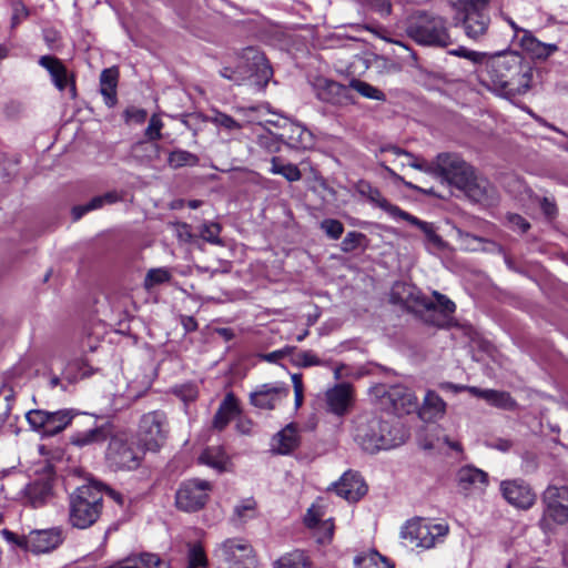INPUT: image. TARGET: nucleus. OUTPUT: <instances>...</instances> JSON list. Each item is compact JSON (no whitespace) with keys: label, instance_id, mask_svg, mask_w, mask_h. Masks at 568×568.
Listing matches in <instances>:
<instances>
[{"label":"nucleus","instance_id":"nucleus-1","mask_svg":"<svg viewBox=\"0 0 568 568\" xmlns=\"http://www.w3.org/2000/svg\"><path fill=\"white\" fill-rule=\"evenodd\" d=\"M476 72L483 87L505 99L526 94L534 78L531 63L514 50L487 53Z\"/></svg>","mask_w":568,"mask_h":568},{"label":"nucleus","instance_id":"nucleus-2","mask_svg":"<svg viewBox=\"0 0 568 568\" xmlns=\"http://www.w3.org/2000/svg\"><path fill=\"white\" fill-rule=\"evenodd\" d=\"M103 509L101 484L90 481L78 487L69 497V523L72 527L87 529L100 518Z\"/></svg>","mask_w":568,"mask_h":568},{"label":"nucleus","instance_id":"nucleus-3","mask_svg":"<svg viewBox=\"0 0 568 568\" xmlns=\"http://www.w3.org/2000/svg\"><path fill=\"white\" fill-rule=\"evenodd\" d=\"M220 74L236 84L253 79L255 85L265 87L273 75V70L262 51L248 47L242 51L240 64L235 69L224 67Z\"/></svg>","mask_w":568,"mask_h":568},{"label":"nucleus","instance_id":"nucleus-4","mask_svg":"<svg viewBox=\"0 0 568 568\" xmlns=\"http://www.w3.org/2000/svg\"><path fill=\"white\" fill-rule=\"evenodd\" d=\"M354 439L363 450L369 454L390 449L402 443V439L390 429L389 424L377 417L358 418Z\"/></svg>","mask_w":568,"mask_h":568},{"label":"nucleus","instance_id":"nucleus-5","mask_svg":"<svg viewBox=\"0 0 568 568\" xmlns=\"http://www.w3.org/2000/svg\"><path fill=\"white\" fill-rule=\"evenodd\" d=\"M406 32L418 44L447 47L450 43L446 20L433 13L418 12L412 16Z\"/></svg>","mask_w":568,"mask_h":568},{"label":"nucleus","instance_id":"nucleus-6","mask_svg":"<svg viewBox=\"0 0 568 568\" xmlns=\"http://www.w3.org/2000/svg\"><path fill=\"white\" fill-rule=\"evenodd\" d=\"M144 452L134 438L125 432L113 433L106 450L105 462L109 468L118 470H134L143 458Z\"/></svg>","mask_w":568,"mask_h":568},{"label":"nucleus","instance_id":"nucleus-7","mask_svg":"<svg viewBox=\"0 0 568 568\" xmlns=\"http://www.w3.org/2000/svg\"><path fill=\"white\" fill-rule=\"evenodd\" d=\"M2 535L8 542L34 555L52 552L59 548L64 540L63 530L60 527L33 529L27 535H18L8 529H3Z\"/></svg>","mask_w":568,"mask_h":568},{"label":"nucleus","instance_id":"nucleus-8","mask_svg":"<svg viewBox=\"0 0 568 568\" xmlns=\"http://www.w3.org/2000/svg\"><path fill=\"white\" fill-rule=\"evenodd\" d=\"M449 531L446 523H434L417 518L407 521L402 528L400 536L412 546L429 549L444 541Z\"/></svg>","mask_w":568,"mask_h":568},{"label":"nucleus","instance_id":"nucleus-9","mask_svg":"<svg viewBox=\"0 0 568 568\" xmlns=\"http://www.w3.org/2000/svg\"><path fill=\"white\" fill-rule=\"evenodd\" d=\"M490 0H455L454 7L456 10L464 13V31L465 34L471 40H480L486 36L490 18L486 9Z\"/></svg>","mask_w":568,"mask_h":568},{"label":"nucleus","instance_id":"nucleus-10","mask_svg":"<svg viewBox=\"0 0 568 568\" xmlns=\"http://www.w3.org/2000/svg\"><path fill=\"white\" fill-rule=\"evenodd\" d=\"M169 420L163 410H152L142 415L139 423V436L148 450H158L169 435Z\"/></svg>","mask_w":568,"mask_h":568},{"label":"nucleus","instance_id":"nucleus-11","mask_svg":"<svg viewBox=\"0 0 568 568\" xmlns=\"http://www.w3.org/2000/svg\"><path fill=\"white\" fill-rule=\"evenodd\" d=\"M211 490L212 485L207 480H187L176 491L175 504L183 511H197L206 504Z\"/></svg>","mask_w":568,"mask_h":568},{"label":"nucleus","instance_id":"nucleus-12","mask_svg":"<svg viewBox=\"0 0 568 568\" xmlns=\"http://www.w3.org/2000/svg\"><path fill=\"white\" fill-rule=\"evenodd\" d=\"M474 172L473 168L466 163L458 154L439 153L437 155V173L436 176L448 182L450 185H465L467 179Z\"/></svg>","mask_w":568,"mask_h":568},{"label":"nucleus","instance_id":"nucleus-13","mask_svg":"<svg viewBox=\"0 0 568 568\" xmlns=\"http://www.w3.org/2000/svg\"><path fill=\"white\" fill-rule=\"evenodd\" d=\"M214 557L221 568H232L237 565L253 562V548L243 539H227L214 551Z\"/></svg>","mask_w":568,"mask_h":568},{"label":"nucleus","instance_id":"nucleus-14","mask_svg":"<svg viewBox=\"0 0 568 568\" xmlns=\"http://www.w3.org/2000/svg\"><path fill=\"white\" fill-rule=\"evenodd\" d=\"M312 89L316 98L324 103L344 106L354 102L351 88L324 77L315 78Z\"/></svg>","mask_w":568,"mask_h":568},{"label":"nucleus","instance_id":"nucleus-15","mask_svg":"<svg viewBox=\"0 0 568 568\" xmlns=\"http://www.w3.org/2000/svg\"><path fill=\"white\" fill-rule=\"evenodd\" d=\"M268 123L274 124L278 131L272 133L278 140L293 149H310L314 144L312 132L303 125L290 121L288 119H281L277 121L267 120Z\"/></svg>","mask_w":568,"mask_h":568},{"label":"nucleus","instance_id":"nucleus-16","mask_svg":"<svg viewBox=\"0 0 568 568\" xmlns=\"http://www.w3.org/2000/svg\"><path fill=\"white\" fill-rule=\"evenodd\" d=\"M393 303L402 304L413 310H430L435 306L424 293L414 284L406 282H396L390 291Z\"/></svg>","mask_w":568,"mask_h":568},{"label":"nucleus","instance_id":"nucleus-17","mask_svg":"<svg viewBox=\"0 0 568 568\" xmlns=\"http://www.w3.org/2000/svg\"><path fill=\"white\" fill-rule=\"evenodd\" d=\"M500 491L510 505L519 509H529L536 501V494L523 479L503 480Z\"/></svg>","mask_w":568,"mask_h":568},{"label":"nucleus","instance_id":"nucleus-18","mask_svg":"<svg viewBox=\"0 0 568 568\" xmlns=\"http://www.w3.org/2000/svg\"><path fill=\"white\" fill-rule=\"evenodd\" d=\"M465 195L473 202L479 203L485 206L494 205L497 202L498 195L495 186L481 176H476L473 172L465 185L459 186Z\"/></svg>","mask_w":568,"mask_h":568},{"label":"nucleus","instance_id":"nucleus-19","mask_svg":"<svg viewBox=\"0 0 568 568\" xmlns=\"http://www.w3.org/2000/svg\"><path fill=\"white\" fill-rule=\"evenodd\" d=\"M290 395V388L281 383L263 384L250 395L253 406L262 409H274Z\"/></svg>","mask_w":568,"mask_h":568},{"label":"nucleus","instance_id":"nucleus-20","mask_svg":"<svg viewBox=\"0 0 568 568\" xmlns=\"http://www.w3.org/2000/svg\"><path fill=\"white\" fill-rule=\"evenodd\" d=\"M546 514L558 523L568 519V487L549 486L544 493Z\"/></svg>","mask_w":568,"mask_h":568},{"label":"nucleus","instance_id":"nucleus-21","mask_svg":"<svg viewBox=\"0 0 568 568\" xmlns=\"http://www.w3.org/2000/svg\"><path fill=\"white\" fill-rule=\"evenodd\" d=\"M333 490L348 501H357L366 494L367 487L357 473L346 471L337 483L333 484Z\"/></svg>","mask_w":568,"mask_h":568},{"label":"nucleus","instance_id":"nucleus-22","mask_svg":"<svg viewBox=\"0 0 568 568\" xmlns=\"http://www.w3.org/2000/svg\"><path fill=\"white\" fill-rule=\"evenodd\" d=\"M39 64L49 72L54 87L59 91H63L69 87L71 97H75L74 82L70 81L68 70L61 60L53 55H42L39 59Z\"/></svg>","mask_w":568,"mask_h":568},{"label":"nucleus","instance_id":"nucleus-23","mask_svg":"<svg viewBox=\"0 0 568 568\" xmlns=\"http://www.w3.org/2000/svg\"><path fill=\"white\" fill-rule=\"evenodd\" d=\"M52 496V480L49 476L37 478L24 488L26 503L33 508L44 506Z\"/></svg>","mask_w":568,"mask_h":568},{"label":"nucleus","instance_id":"nucleus-24","mask_svg":"<svg viewBox=\"0 0 568 568\" xmlns=\"http://www.w3.org/2000/svg\"><path fill=\"white\" fill-rule=\"evenodd\" d=\"M459 488L465 493H483L488 486V475L474 466H464L457 473Z\"/></svg>","mask_w":568,"mask_h":568},{"label":"nucleus","instance_id":"nucleus-25","mask_svg":"<svg viewBox=\"0 0 568 568\" xmlns=\"http://www.w3.org/2000/svg\"><path fill=\"white\" fill-rule=\"evenodd\" d=\"M381 155H384V162L388 161V155L397 156V158H405L408 159L407 165L423 171L425 173L432 174L436 176L437 173V156L432 161L427 162L424 159H419L414 156L412 153L396 146V145H385L379 149Z\"/></svg>","mask_w":568,"mask_h":568},{"label":"nucleus","instance_id":"nucleus-26","mask_svg":"<svg viewBox=\"0 0 568 568\" xmlns=\"http://www.w3.org/2000/svg\"><path fill=\"white\" fill-rule=\"evenodd\" d=\"M300 445L297 427L294 424L286 425L276 433L271 440V450L278 455H288Z\"/></svg>","mask_w":568,"mask_h":568},{"label":"nucleus","instance_id":"nucleus-27","mask_svg":"<svg viewBox=\"0 0 568 568\" xmlns=\"http://www.w3.org/2000/svg\"><path fill=\"white\" fill-rule=\"evenodd\" d=\"M322 514L316 506L308 508L304 521L307 527L315 529V536L318 544H327L332 540L334 534V524L332 519L322 520Z\"/></svg>","mask_w":568,"mask_h":568},{"label":"nucleus","instance_id":"nucleus-28","mask_svg":"<svg viewBox=\"0 0 568 568\" xmlns=\"http://www.w3.org/2000/svg\"><path fill=\"white\" fill-rule=\"evenodd\" d=\"M352 386L343 383L334 386L326 392V403L328 409L338 415H344L352 402Z\"/></svg>","mask_w":568,"mask_h":568},{"label":"nucleus","instance_id":"nucleus-29","mask_svg":"<svg viewBox=\"0 0 568 568\" xmlns=\"http://www.w3.org/2000/svg\"><path fill=\"white\" fill-rule=\"evenodd\" d=\"M112 428L109 424L78 432L71 437V443L78 447L102 444L112 436Z\"/></svg>","mask_w":568,"mask_h":568},{"label":"nucleus","instance_id":"nucleus-30","mask_svg":"<svg viewBox=\"0 0 568 568\" xmlns=\"http://www.w3.org/2000/svg\"><path fill=\"white\" fill-rule=\"evenodd\" d=\"M469 393L473 396L485 399L488 404L497 408L513 410L517 406L516 400L507 392L471 387L469 388Z\"/></svg>","mask_w":568,"mask_h":568},{"label":"nucleus","instance_id":"nucleus-31","mask_svg":"<svg viewBox=\"0 0 568 568\" xmlns=\"http://www.w3.org/2000/svg\"><path fill=\"white\" fill-rule=\"evenodd\" d=\"M519 42L521 48L535 59L545 60L558 51L557 44L541 42L528 30H523V37Z\"/></svg>","mask_w":568,"mask_h":568},{"label":"nucleus","instance_id":"nucleus-32","mask_svg":"<svg viewBox=\"0 0 568 568\" xmlns=\"http://www.w3.org/2000/svg\"><path fill=\"white\" fill-rule=\"evenodd\" d=\"M446 413V403L434 390L425 394L423 405L419 409V416L425 422H435L440 419Z\"/></svg>","mask_w":568,"mask_h":568},{"label":"nucleus","instance_id":"nucleus-33","mask_svg":"<svg viewBox=\"0 0 568 568\" xmlns=\"http://www.w3.org/2000/svg\"><path fill=\"white\" fill-rule=\"evenodd\" d=\"M161 146L154 141H140L132 145L131 158L141 165L151 164L160 158Z\"/></svg>","mask_w":568,"mask_h":568},{"label":"nucleus","instance_id":"nucleus-34","mask_svg":"<svg viewBox=\"0 0 568 568\" xmlns=\"http://www.w3.org/2000/svg\"><path fill=\"white\" fill-rule=\"evenodd\" d=\"M237 412L239 407L235 396L232 393L226 394L214 415L213 427L222 430L237 414Z\"/></svg>","mask_w":568,"mask_h":568},{"label":"nucleus","instance_id":"nucleus-35","mask_svg":"<svg viewBox=\"0 0 568 568\" xmlns=\"http://www.w3.org/2000/svg\"><path fill=\"white\" fill-rule=\"evenodd\" d=\"M119 72L115 68L105 69L100 75V92L108 106H113L116 102V85Z\"/></svg>","mask_w":568,"mask_h":568},{"label":"nucleus","instance_id":"nucleus-36","mask_svg":"<svg viewBox=\"0 0 568 568\" xmlns=\"http://www.w3.org/2000/svg\"><path fill=\"white\" fill-rule=\"evenodd\" d=\"M120 200V196L116 192H106L105 194L94 196L88 203L82 205H75L72 209V216L74 221L80 220L84 214L99 210L103 207L105 204H113Z\"/></svg>","mask_w":568,"mask_h":568},{"label":"nucleus","instance_id":"nucleus-37","mask_svg":"<svg viewBox=\"0 0 568 568\" xmlns=\"http://www.w3.org/2000/svg\"><path fill=\"white\" fill-rule=\"evenodd\" d=\"M402 220L407 221L409 224L418 227L425 235L426 242L429 245H433L436 248H439L444 245V241L436 233L435 227L432 223L419 220L418 217L406 212Z\"/></svg>","mask_w":568,"mask_h":568},{"label":"nucleus","instance_id":"nucleus-38","mask_svg":"<svg viewBox=\"0 0 568 568\" xmlns=\"http://www.w3.org/2000/svg\"><path fill=\"white\" fill-rule=\"evenodd\" d=\"M72 409L48 412L47 435H55L62 432L73 419Z\"/></svg>","mask_w":568,"mask_h":568},{"label":"nucleus","instance_id":"nucleus-39","mask_svg":"<svg viewBox=\"0 0 568 568\" xmlns=\"http://www.w3.org/2000/svg\"><path fill=\"white\" fill-rule=\"evenodd\" d=\"M367 187V196L368 200L374 203L376 206L381 207L385 211L390 217L394 220H402L406 211H403L397 205L392 204L386 197L382 195V193L369 185Z\"/></svg>","mask_w":568,"mask_h":568},{"label":"nucleus","instance_id":"nucleus-40","mask_svg":"<svg viewBox=\"0 0 568 568\" xmlns=\"http://www.w3.org/2000/svg\"><path fill=\"white\" fill-rule=\"evenodd\" d=\"M308 556L302 550H293L284 554L274 561V568H311Z\"/></svg>","mask_w":568,"mask_h":568},{"label":"nucleus","instance_id":"nucleus-41","mask_svg":"<svg viewBox=\"0 0 568 568\" xmlns=\"http://www.w3.org/2000/svg\"><path fill=\"white\" fill-rule=\"evenodd\" d=\"M199 460L219 471H223L227 463V455L221 446H212L203 450Z\"/></svg>","mask_w":568,"mask_h":568},{"label":"nucleus","instance_id":"nucleus-42","mask_svg":"<svg viewBox=\"0 0 568 568\" xmlns=\"http://www.w3.org/2000/svg\"><path fill=\"white\" fill-rule=\"evenodd\" d=\"M171 392L183 403L185 414L191 416L190 405L199 397L197 386L193 383L180 384L173 386Z\"/></svg>","mask_w":568,"mask_h":568},{"label":"nucleus","instance_id":"nucleus-43","mask_svg":"<svg viewBox=\"0 0 568 568\" xmlns=\"http://www.w3.org/2000/svg\"><path fill=\"white\" fill-rule=\"evenodd\" d=\"M354 562L356 568H393L388 559L375 550L357 556Z\"/></svg>","mask_w":568,"mask_h":568},{"label":"nucleus","instance_id":"nucleus-44","mask_svg":"<svg viewBox=\"0 0 568 568\" xmlns=\"http://www.w3.org/2000/svg\"><path fill=\"white\" fill-rule=\"evenodd\" d=\"M256 516V503L252 498L242 500L234 507L232 521L235 524H244L248 519Z\"/></svg>","mask_w":568,"mask_h":568},{"label":"nucleus","instance_id":"nucleus-45","mask_svg":"<svg viewBox=\"0 0 568 568\" xmlns=\"http://www.w3.org/2000/svg\"><path fill=\"white\" fill-rule=\"evenodd\" d=\"M199 163L197 155L185 151V150H174L169 154L168 164L172 169H179L182 166H194Z\"/></svg>","mask_w":568,"mask_h":568},{"label":"nucleus","instance_id":"nucleus-46","mask_svg":"<svg viewBox=\"0 0 568 568\" xmlns=\"http://www.w3.org/2000/svg\"><path fill=\"white\" fill-rule=\"evenodd\" d=\"M199 236L213 245H223V241L220 237L222 227L215 222H204L197 227Z\"/></svg>","mask_w":568,"mask_h":568},{"label":"nucleus","instance_id":"nucleus-47","mask_svg":"<svg viewBox=\"0 0 568 568\" xmlns=\"http://www.w3.org/2000/svg\"><path fill=\"white\" fill-rule=\"evenodd\" d=\"M270 171L273 174H280L284 176L290 182L298 181L302 178L301 171L295 164H283L276 158L272 159V166Z\"/></svg>","mask_w":568,"mask_h":568},{"label":"nucleus","instance_id":"nucleus-48","mask_svg":"<svg viewBox=\"0 0 568 568\" xmlns=\"http://www.w3.org/2000/svg\"><path fill=\"white\" fill-rule=\"evenodd\" d=\"M348 88H351V90L352 89L355 90L364 98L377 100V101L385 100L384 92H382L379 89H377L376 87H373L372 84H369L365 81L353 79L351 81Z\"/></svg>","mask_w":568,"mask_h":568},{"label":"nucleus","instance_id":"nucleus-49","mask_svg":"<svg viewBox=\"0 0 568 568\" xmlns=\"http://www.w3.org/2000/svg\"><path fill=\"white\" fill-rule=\"evenodd\" d=\"M210 121L217 128L224 129L229 133H234L242 129V124L240 122H237L231 115L220 111H214L213 115L210 118Z\"/></svg>","mask_w":568,"mask_h":568},{"label":"nucleus","instance_id":"nucleus-50","mask_svg":"<svg viewBox=\"0 0 568 568\" xmlns=\"http://www.w3.org/2000/svg\"><path fill=\"white\" fill-rule=\"evenodd\" d=\"M78 367L77 363L69 364L68 367L62 373V376H52L49 379V386L51 388H55L61 386L63 390H68V385H71L78 381V376L74 374V369Z\"/></svg>","mask_w":568,"mask_h":568},{"label":"nucleus","instance_id":"nucleus-51","mask_svg":"<svg viewBox=\"0 0 568 568\" xmlns=\"http://www.w3.org/2000/svg\"><path fill=\"white\" fill-rule=\"evenodd\" d=\"M433 297H434V300H430V301L434 302L435 306L432 307L430 310H427L428 312H430V311H434V312L438 311L445 317H448V316H450V315H453L455 313L456 305L446 295L440 294L437 291H434L433 292Z\"/></svg>","mask_w":568,"mask_h":568},{"label":"nucleus","instance_id":"nucleus-52","mask_svg":"<svg viewBox=\"0 0 568 568\" xmlns=\"http://www.w3.org/2000/svg\"><path fill=\"white\" fill-rule=\"evenodd\" d=\"M28 423L34 429L42 430L47 435L48 410L34 409L26 415Z\"/></svg>","mask_w":568,"mask_h":568},{"label":"nucleus","instance_id":"nucleus-53","mask_svg":"<svg viewBox=\"0 0 568 568\" xmlns=\"http://www.w3.org/2000/svg\"><path fill=\"white\" fill-rule=\"evenodd\" d=\"M170 280V273L165 268H152L148 272L144 285L150 288L155 285L165 283Z\"/></svg>","mask_w":568,"mask_h":568},{"label":"nucleus","instance_id":"nucleus-54","mask_svg":"<svg viewBox=\"0 0 568 568\" xmlns=\"http://www.w3.org/2000/svg\"><path fill=\"white\" fill-rule=\"evenodd\" d=\"M321 229L332 240H338L344 232V225L335 219H326L322 221Z\"/></svg>","mask_w":568,"mask_h":568},{"label":"nucleus","instance_id":"nucleus-55","mask_svg":"<svg viewBox=\"0 0 568 568\" xmlns=\"http://www.w3.org/2000/svg\"><path fill=\"white\" fill-rule=\"evenodd\" d=\"M163 128V122L158 114H153L150 118L149 125L145 129V136L149 141H158L162 138L161 130Z\"/></svg>","mask_w":568,"mask_h":568},{"label":"nucleus","instance_id":"nucleus-56","mask_svg":"<svg viewBox=\"0 0 568 568\" xmlns=\"http://www.w3.org/2000/svg\"><path fill=\"white\" fill-rule=\"evenodd\" d=\"M449 53L453 55L459 57V58L470 60L474 63H477L478 67H481V62L487 54L486 52H478V51L469 50L465 47H459L456 50L449 51Z\"/></svg>","mask_w":568,"mask_h":568},{"label":"nucleus","instance_id":"nucleus-57","mask_svg":"<svg viewBox=\"0 0 568 568\" xmlns=\"http://www.w3.org/2000/svg\"><path fill=\"white\" fill-rule=\"evenodd\" d=\"M365 239V235L359 232H348L341 243V250L345 253L352 252L357 248Z\"/></svg>","mask_w":568,"mask_h":568},{"label":"nucleus","instance_id":"nucleus-58","mask_svg":"<svg viewBox=\"0 0 568 568\" xmlns=\"http://www.w3.org/2000/svg\"><path fill=\"white\" fill-rule=\"evenodd\" d=\"M206 556L200 546H193L189 551V566L187 568L204 567L206 565Z\"/></svg>","mask_w":568,"mask_h":568},{"label":"nucleus","instance_id":"nucleus-59","mask_svg":"<svg viewBox=\"0 0 568 568\" xmlns=\"http://www.w3.org/2000/svg\"><path fill=\"white\" fill-rule=\"evenodd\" d=\"M176 237L181 242L190 243L194 239V234L191 231V226L184 222H176L173 224Z\"/></svg>","mask_w":568,"mask_h":568},{"label":"nucleus","instance_id":"nucleus-60","mask_svg":"<svg viewBox=\"0 0 568 568\" xmlns=\"http://www.w3.org/2000/svg\"><path fill=\"white\" fill-rule=\"evenodd\" d=\"M523 465L521 468L525 473H532L538 467L537 455L532 452H525L521 456Z\"/></svg>","mask_w":568,"mask_h":568},{"label":"nucleus","instance_id":"nucleus-61","mask_svg":"<svg viewBox=\"0 0 568 568\" xmlns=\"http://www.w3.org/2000/svg\"><path fill=\"white\" fill-rule=\"evenodd\" d=\"M125 118L128 121H133L135 123H142L146 120L148 113L144 109L131 106L125 110Z\"/></svg>","mask_w":568,"mask_h":568},{"label":"nucleus","instance_id":"nucleus-62","mask_svg":"<svg viewBox=\"0 0 568 568\" xmlns=\"http://www.w3.org/2000/svg\"><path fill=\"white\" fill-rule=\"evenodd\" d=\"M366 4L382 16L390 13L392 6L388 0H366Z\"/></svg>","mask_w":568,"mask_h":568},{"label":"nucleus","instance_id":"nucleus-63","mask_svg":"<svg viewBox=\"0 0 568 568\" xmlns=\"http://www.w3.org/2000/svg\"><path fill=\"white\" fill-rule=\"evenodd\" d=\"M298 364L303 367L321 365V359L311 351H305L298 354Z\"/></svg>","mask_w":568,"mask_h":568},{"label":"nucleus","instance_id":"nucleus-64","mask_svg":"<svg viewBox=\"0 0 568 568\" xmlns=\"http://www.w3.org/2000/svg\"><path fill=\"white\" fill-rule=\"evenodd\" d=\"M508 222L514 230L526 232L529 229V223L518 214H509Z\"/></svg>","mask_w":568,"mask_h":568}]
</instances>
